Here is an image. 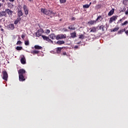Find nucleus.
<instances>
[{
	"instance_id": "09e8293b",
	"label": "nucleus",
	"mask_w": 128,
	"mask_h": 128,
	"mask_svg": "<svg viewBox=\"0 0 128 128\" xmlns=\"http://www.w3.org/2000/svg\"><path fill=\"white\" fill-rule=\"evenodd\" d=\"M2 6V3H0V8Z\"/></svg>"
},
{
	"instance_id": "72a5a7b5",
	"label": "nucleus",
	"mask_w": 128,
	"mask_h": 128,
	"mask_svg": "<svg viewBox=\"0 0 128 128\" xmlns=\"http://www.w3.org/2000/svg\"><path fill=\"white\" fill-rule=\"evenodd\" d=\"M16 50H22V46H17L16 48Z\"/></svg>"
},
{
	"instance_id": "c9c22d12",
	"label": "nucleus",
	"mask_w": 128,
	"mask_h": 128,
	"mask_svg": "<svg viewBox=\"0 0 128 128\" xmlns=\"http://www.w3.org/2000/svg\"><path fill=\"white\" fill-rule=\"evenodd\" d=\"M126 16H124L123 18H122L120 20V22H122V20H126Z\"/></svg>"
},
{
	"instance_id": "0eeeda50",
	"label": "nucleus",
	"mask_w": 128,
	"mask_h": 128,
	"mask_svg": "<svg viewBox=\"0 0 128 128\" xmlns=\"http://www.w3.org/2000/svg\"><path fill=\"white\" fill-rule=\"evenodd\" d=\"M18 76H24L26 74V70L24 69H20L18 71Z\"/></svg>"
},
{
	"instance_id": "5fc2aeb1",
	"label": "nucleus",
	"mask_w": 128,
	"mask_h": 128,
	"mask_svg": "<svg viewBox=\"0 0 128 128\" xmlns=\"http://www.w3.org/2000/svg\"><path fill=\"white\" fill-rule=\"evenodd\" d=\"M63 54L64 55V52H63Z\"/></svg>"
},
{
	"instance_id": "f03ea898",
	"label": "nucleus",
	"mask_w": 128,
	"mask_h": 128,
	"mask_svg": "<svg viewBox=\"0 0 128 128\" xmlns=\"http://www.w3.org/2000/svg\"><path fill=\"white\" fill-rule=\"evenodd\" d=\"M44 40H46V42H53L52 40L50 39V38H48V36H46L44 35H42V36Z\"/></svg>"
},
{
	"instance_id": "603ef678",
	"label": "nucleus",
	"mask_w": 128,
	"mask_h": 128,
	"mask_svg": "<svg viewBox=\"0 0 128 128\" xmlns=\"http://www.w3.org/2000/svg\"><path fill=\"white\" fill-rule=\"evenodd\" d=\"M5 2V0H2V2Z\"/></svg>"
},
{
	"instance_id": "7c9ffc66",
	"label": "nucleus",
	"mask_w": 128,
	"mask_h": 128,
	"mask_svg": "<svg viewBox=\"0 0 128 128\" xmlns=\"http://www.w3.org/2000/svg\"><path fill=\"white\" fill-rule=\"evenodd\" d=\"M128 24V20H126L125 21L124 23H122L121 24V26H126V24Z\"/></svg>"
},
{
	"instance_id": "f257e3e1",
	"label": "nucleus",
	"mask_w": 128,
	"mask_h": 128,
	"mask_svg": "<svg viewBox=\"0 0 128 128\" xmlns=\"http://www.w3.org/2000/svg\"><path fill=\"white\" fill-rule=\"evenodd\" d=\"M44 32V31L42 28H40L37 30V32H36V36H38V38H40V36H42V34Z\"/></svg>"
},
{
	"instance_id": "ddd939ff",
	"label": "nucleus",
	"mask_w": 128,
	"mask_h": 128,
	"mask_svg": "<svg viewBox=\"0 0 128 128\" xmlns=\"http://www.w3.org/2000/svg\"><path fill=\"white\" fill-rule=\"evenodd\" d=\"M8 28H10L12 30H14V24H10L8 25Z\"/></svg>"
},
{
	"instance_id": "6e6d98bb",
	"label": "nucleus",
	"mask_w": 128,
	"mask_h": 128,
	"mask_svg": "<svg viewBox=\"0 0 128 128\" xmlns=\"http://www.w3.org/2000/svg\"><path fill=\"white\" fill-rule=\"evenodd\" d=\"M64 2H66V0L64 1Z\"/></svg>"
},
{
	"instance_id": "a18cd8bd",
	"label": "nucleus",
	"mask_w": 128,
	"mask_h": 128,
	"mask_svg": "<svg viewBox=\"0 0 128 128\" xmlns=\"http://www.w3.org/2000/svg\"><path fill=\"white\" fill-rule=\"evenodd\" d=\"M76 20V18L73 17L72 18V20Z\"/></svg>"
},
{
	"instance_id": "20e7f679",
	"label": "nucleus",
	"mask_w": 128,
	"mask_h": 128,
	"mask_svg": "<svg viewBox=\"0 0 128 128\" xmlns=\"http://www.w3.org/2000/svg\"><path fill=\"white\" fill-rule=\"evenodd\" d=\"M3 73V80H8V72H6V71H4L2 72Z\"/></svg>"
},
{
	"instance_id": "f8f14e48",
	"label": "nucleus",
	"mask_w": 128,
	"mask_h": 128,
	"mask_svg": "<svg viewBox=\"0 0 128 128\" xmlns=\"http://www.w3.org/2000/svg\"><path fill=\"white\" fill-rule=\"evenodd\" d=\"M22 14H24L22 13V9L18 10V18H20V16H22Z\"/></svg>"
},
{
	"instance_id": "473e14b6",
	"label": "nucleus",
	"mask_w": 128,
	"mask_h": 128,
	"mask_svg": "<svg viewBox=\"0 0 128 128\" xmlns=\"http://www.w3.org/2000/svg\"><path fill=\"white\" fill-rule=\"evenodd\" d=\"M24 44L25 46H30V42H28V40L24 41Z\"/></svg>"
},
{
	"instance_id": "ea45409f",
	"label": "nucleus",
	"mask_w": 128,
	"mask_h": 128,
	"mask_svg": "<svg viewBox=\"0 0 128 128\" xmlns=\"http://www.w3.org/2000/svg\"><path fill=\"white\" fill-rule=\"evenodd\" d=\"M69 30H74V28H72V26H70L68 27Z\"/></svg>"
},
{
	"instance_id": "5701e85b",
	"label": "nucleus",
	"mask_w": 128,
	"mask_h": 128,
	"mask_svg": "<svg viewBox=\"0 0 128 128\" xmlns=\"http://www.w3.org/2000/svg\"><path fill=\"white\" fill-rule=\"evenodd\" d=\"M34 48L35 50H42V47L38 45H35Z\"/></svg>"
},
{
	"instance_id": "de8ad7c7",
	"label": "nucleus",
	"mask_w": 128,
	"mask_h": 128,
	"mask_svg": "<svg viewBox=\"0 0 128 128\" xmlns=\"http://www.w3.org/2000/svg\"><path fill=\"white\" fill-rule=\"evenodd\" d=\"M74 48H78V46H74Z\"/></svg>"
},
{
	"instance_id": "6ab92c4d",
	"label": "nucleus",
	"mask_w": 128,
	"mask_h": 128,
	"mask_svg": "<svg viewBox=\"0 0 128 128\" xmlns=\"http://www.w3.org/2000/svg\"><path fill=\"white\" fill-rule=\"evenodd\" d=\"M70 38H76V32H74L70 34Z\"/></svg>"
},
{
	"instance_id": "c03bdc74",
	"label": "nucleus",
	"mask_w": 128,
	"mask_h": 128,
	"mask_svg": "<svg viewBox=\"0 0 128 128\" xmlns=\"http://www.w3.org/2000/svg\"><path fill=\"white\" fill-rule=\"evenodd\" d=\"M125 33L126 34V36H128V30L125 31Z\"/></svg>"
},
{
	"instance_id": "864d4df0",
	"label": "nucleus",
	"mask_w": 128,
	"mask_h": 128,
	"mask_svg": "<svg viewBox=\"0 0 128 128\" xmlns=\"http://www.w3.org/2000/svg\"><path fill=\"white\" fill-rule=\"evenodd\" d=\"M1 30H2V32L4 30V29L1 28Z\"/></svg>"
},
{
	"instance_id": "9b49d317",
	"label": "nucleus",
	"mask_w": 128,
	"mask_h": 128,
	"mask_svg": "<svg viewBox=\"0 0 128 128\" xmlns=\"http://www.w3.org/2000/svg\"><path fill=\"white\" fill-rule=\"evenodd\" d=\"M19 80L20 82H24L26 78L24 75H19Z\"/></svg>"
},
{
	"instance_id": "a878e982",
	"label": "nucleus",
	"mask_w": 128,
	"mask_h": 128,
	"mask_svg": "<svg viewBox=\"0 0 128 128\" xmlns=\"http://www.w3.org/2000/svg\"><path fill=\"white\" fill-rule=\"evenodd\" d=\"M98 20L102 22V16H98L96 19V22H98Z\"/></svg>"
},
{
	"instance_id": "2eb2a0df",
	"label": "nucleus",
	"mask_w": 128,
	"mask_h": 128,
	"mask_svg": "<svg viewBox=\"0 0 128 128\" xmlns=\"http://www.w3.org/2000/svg\"><path fill=\"white\" fill-rule=\"evenodd\" d=\"M63 48L58 47L56 48V54H60L62 52V50Z\"/></svg>"
},
{
	"instance_id": "423d86ee",
	"label": "nucleus",
	"mask_w": 128,
	"mask_h": 128,
	"mask_svg": "<svg viewBox=\"0 0 128 128\" xmlns=\"http://www.w3.org/2000/svg\"><path fill=\"white\" fill-rule=\"evenodd\" d=\"M23 8H24L26 16H28V7L26 6V5L24 4L23 6Z\"/></svg>"
},
{
	"instance_id": "c85d7f7f",
	"label": "nucleus",
	"mask_w": 128,
	"mask_h": 128,
	"mask_svg": "<svg viewBox=\"0 0 128 128\" xmlns=\"http://www.w3.org/2000/svg\"><path fill=\"white\" fill-rule=\"evenodd\" d=\"M83 8H90V5L88 4H86L83 6Z\"/></svg>"
},
{
	"instance_id": "1a4fd4ad",
	"label": "nucleus",
	"mask_w": 128,
	"mask_h": 128,
	"mask_svg": "<svg viewBox=\"0 0 128 128\" xmlns=\"http://www.w3.org/2000/svg\"><path fill=\"white\" fill-rule=\"evenodd\" d=\"M46 16H50V14H56V12H53L50 10H47V12L46 13Z\"/></svg>"
},
{
	"instance_id": "f3484780",
	"label": "nucleus",
	"mask_w": 128,
	"mask_h": 128,
	"mask_svg": "<svg viewBox=\"0 0 128 128\" xmlns=\"http://www.w3.org/2000/svg\"><path fill=\"white\" fill-rule=\"evenodd\" d=\"M114 8H112V10H110L108 14V16H112V14H114Z\"/></svg>"
},
{
	"instance_id": "4468645a",
	"label": "nucleus",
	"mask_w": 128,
	"mask_h": 128,
	"mask_svg": "<svg viewBox=\"0 0 128 128\" xmlns=\"http://www.w3.org/2000/svg\"><path fill=\"white\" fill-rule=\"evenodd\" d=\"M2 16H6V12L5 11L0 12V18Z\"/></svg>"
},
{
	"instance_id": "9d476101",
	"label": "nucleus",
	"mask_w": 128,
	"mask_h": 128,
	"mask_svg": "<svg viewBox=\"0 0 128 128\" xmlns=\"http://www.w3.org/2000/svg\"><path fill=\"white\" fill-rule=\"evenodd\" d=\"M20 62L22 64H26V58L24 57V56H23L20 59Z\"/></svg>"
},
{
	"instance_id": "c756f323",
	"label": "nucleus",
	"mask_w": 128,
	"mask_h": 128,
	"mask_svg": "<svg viewBox=\"0 0 128 128\" xmlns=\"http://www.w3.org/2000/svg\"><path fill=\"white\" fill-rule=\"evenodd\" d=\"M100 30H102L103 32L104 30V25H101L100 26Z\"/></svg>"
},
{
	"instance_id": "39448f33",
	"label": "nucleus",
	"mask_w": 128,
	"mask_h": 128,
	"mask_svg": "<svg viewBox=\"0 0 128 128\" xmlns=\"http://www.w3.org/2000/svg\"><path fill=\"white\" fill-rule=\"evenodd\" d=\"M5 12L6 14H7L8 16H12V14L14 13V12L10 10L8 8L6 9Z\"/></svg>"
},
{
	"instance_id": "a19ab883",
	"label": "nucleus",
	"mask_w": 128,
	"mask_h": 128,
	"mask_svg": "<svg viewBox=\"0 0 128 128\" xmlns=\"http://www.w3.org/2000/svg\"><path fill=\"white\" fill-rule=\"evenodd\" d=\"M60 4H64V0H60Z\"/></svg>"
},
{
	"instance_id": "393cba45",
	"label": "nucleus",
	"mask_w": 128,
	"mask_h": 128,
	"mask_svg": "<svg viewBox=\"0 0 128 128\" xmlns=\"http://www.w3.org/2000/svg\"><path fill=\"white\" fill-rule=\"evenodd\" d=\"M64 44V41L62 40H58L56 42V44H58L59 46L60 44Z\"/></svg>"
},
{
	"instance_id": "3c124183",
	"label": "nucleus",
	"mask_w": 128,
	"mask_h": 128,
	"mask_svg": "<svg viewBox=\"0 0 128 128\" xmlns=\"http://www.w3.org/2000/svg\"><path fill=\"white\" fill-rule=\"evenodd\" d=\"M28 0V2H32V0Z\"/></svg>"
},
{
	"instance_id": "58836bf2",
	"label": "nucleus",
	"mask_w": 128,
	"mask_h": 128,
	"mask_svg": "<svg viewBox=\"0 0 128 128\" xmlns=\"http://www.w3.org/2000/svg\"><path fill=\"white\" fill-rule=\"evenodd\" d=\"M16 44H22V42L20 40H18V41L17 43H16Z\"/></svg>"
},
{
	"instance_id": "412c9836",
	"label": "nucleus",
	"mask_w": 128,
	"mask_h": 128,
	"mask_svg": "<svg viewBox=\"0 0 128 128\" xmlns=\"http://www.w3.org/2000/svg\"><path fill=\"white\" fill-rule=\"evenodd\" d=\"M88 24H90L91 26H92L93 24H96V20H90L88 22Z\"/></svg>"
},
{
	"instance_id": "b1692460",
	"label": "nucleus",
	"mask_w": 128,
	"mask_h": 128,
	"mask_svg": "<svg viewBox=\"0 0 128 128\" xmlns=\"http://www.w3.org/2000/svg\"><path fill=\"white\" fill-rule=\"evenodd\" d=\"M47 10H48V9L42 8H41V12L44 14H46Z\"/></svg>"
},
{
	"instance_id": "7ed1b4c3",
	"label": "nucleus",
	"mask_w": 128,
	"mask_h": 128,
	"mask_svg": "<svg viewBox=\"0 0 128 128\" xmlns=\"http://www.w3.org/2000/svg\"><path fill=\"white\" fill-rule=\"evenodd\" d=\"M118 18V16H113L110 18L109 24H112V22H116Z\"/></svg>"
},
{
	"instance_id": "79ce46f5",
	"label": "nucleus",
	"mask_w": 128,
	"mask_h": 128,
	"mask_svg": "<svg viewBox=\"0 0 128 128\" xmlns=\"http://www.w3.org/2000/svg\"><path fill=\"white\" fill-rule=\"evenodd\" d=\"M125 14L126 16H128V10H127L126 12H125Z\"/></svg>"
},
{
	"instance_id": "bb28decb",
	"label": "nucleus",
	"mask_w": 128,
	"mask_h": 128,
	"mask_svg": "<svg viewBox=\"0 0 128 128\" xmlns=\"http://www.w3.org/2000/svg\"><path fill=\"white\" fill-rule=\"evenodd\" d=\"M126 32V28L119 30L118 34H122V32Z\"/></svg>"
},
{
	"instance_id": "a211bd4d",
	"label": "nucleus",
	"mask_w": 128,
	"mask_h": 128,
	"mask_svg": "<svg viewBox=\"0 0 128 128\" xmlns=\"http://www.w3.org/2000/svg\"><path fill=\"white\" fill-rule=\"evenodd\" d=\"M90 32H96V28L93 26L90 28Z\"/></svg>"
},
{
	"instance_id": "4c0bfd02",
	"label": "nucleus",
	"mask_w": 128,
	"mask_h": 128,
	"mask_svg": "<svg viewBox=\"0 0 128 128\" xmlns=\"http://www.w3.org/2000/svg\"><path fill=\"white\" fill-rule=\"evenodd\" d=\"M21 38H22V40H24V38H26V34H22L21 36Z\"/></svg>"
},
{
	"instance_id": "dca6fc26",
	"label": "nucleus",
	"mask_w": 128,
	"mask_h": 128,
	"mask_svg": "<svg viewBox=\"0 0 128 128\" xmlns=\"http://www.w3.org/2000/svg\"><path fill=\"white\" fill-rule=\"evenodd\" d=\"M22 20L21 18H18L14 22V24H18L19 22H20Z\"/></svg>"
},
{
	"instance_id": "cd10ccee",
	"label": "nucleus",
	"mask_w": 128,
	"mask_h": 128,
	"mask_svg": "<svg viewBox=\"0 0 128 128\" xmlns=\"http://www.w3.org/2000/svg\"><path fill=\"white\" fill-rule=\"evenodd\" d=\"M123 4L125 6H128V0H123Z\"/></svg>"
},
{
	"instance_id": "8fccbe9b",
	"label": "nucleus",
	"mask_w": 128,
	"mask_h": 128,
	"mask_svg": "<svg viewBox=\"0 0 128 128\" xmlns=\"http://www.w3.org/2000/svg\"><path fill=\"white\" fill-rule=\"evenodd\" d=\"M90 4H92V2H90V4H88V6H90Z\"/></svg>"
},
{
	"instance_id": "aec40b11",
	"label": "nucleus",
	"mask_w": 128,
	"mask_h": 128,
	"mask_svg": "<svg viewBox=\"0 0 128 128\" xmlns=\"http://www.w3.org/2000/svg\"><path fill=\"white\" fill-rule=\"evenodd\" d=\"M50 38H51V40H55L56 36V35L54 34H50L49 36Z\"/></svg>"
},
{
	"instance_id": "2f4dec72",
	"label": "nucleus",
	"mask_w": 128,
	"mask_h": 128,
	"mask_svg": "<svg viewBox=\"0 0 128 128\" xmlns=\"http://www.w3.org/2000/svg\"><path fill=\"white\" fill-rule=\"evenodd\" d=\"M79 38H80L82 40H84V34H80L79 36Z\"/></svg>"
},
{
	"instance_id": "6e6552de",
	"label": "nucleus",
	"mask_w": 128,
	"mask_h": 128,
	"mask_svg": "<svg viewBox=\"0 0 128 128\" xmlns=\"http://www.w3.org/2000/svg\"><path fill=\"white\" fill-rule=\"evenodd\" d=\"M62 38H64V35L62 34H58L56 36V40H62Z\"/></svg>"
},
{
	"instance_id": "49530a36",
	"label": "nucleus",
	"mask_w": 128,
	"mask_h": 128,
	"mask_svg": "<svg viewBox=\"0 0 128 128\" xmlns=\"http://www.w3.org/2000/svg\"><path fill=\"white\" fill-rule=\"evenodd\" d=\"M9 1H10V2H14V0H9Z\"/></svg>"
},
{
	"instance_id": "e433bc0d",
	"label": "nucleus",
	"mask_w": 128,
	"mask_h": 128,
	"mask_svg": "<svg viewBox=\"0 0 128 128\" xmlns=\"http://www.w3.org/2000/svg\"><path fill=\"white\" fill-rule=\"evenodd\" d=\"M50 30H46L45 34H50Z\"/></svg>"
},
{
	"instance_id": "37998d69",
	"label": "nucleus",
	"mask_w": 128,
	"mask_h": 128,
	"mask_svg": "<svg viewBox=\"0 0 128 128\" xmlns=\"http://www.w3.org/2000/svg\"><path fill=\"white\" fill-rule=\"evenodd\" d=\"M124 10H126V8H124L123 10H122L120 12H124Z\"/></svg>"
},
{
	"instance_id": "f704fd0d",
	"label": "nucleus",
	"mask_w": 128,
	"mask_h": 128,
	"mask_svg": "<svg viewBox=\"0 0 128 128\" xmlns=\"http://www.w3.org/2000/svg\"><path fill=\"white\" fill-rule=\"evenodd\" d=\"M120 30V28L119 27H117V28H114L112 30V32H117V30Z\"/></svg>"
},
{
	"instance_id": "4be33fe9",
	"label": "nucleus",
	"mask_w": 128,
	"mask_h": 128,
	"mask_svg": "<svg viewBox=\"0 0 128 128\" xmlns=\"http://www.w3.org/2000/svg\"><path fill=\"white\" fill-rule=\"evenodd\" d=\"M39 53L40 51L36 50H34V51L31 52V54H34H34H38Z\"/></svg>"
}]
</instances>
